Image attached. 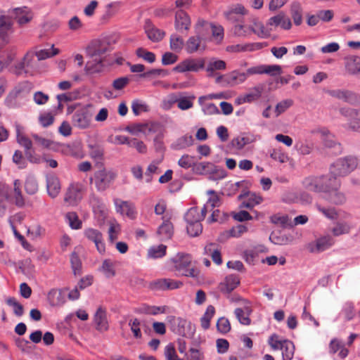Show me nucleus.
Wrapping results in <instances>:
<instances>
[{
	"instance_id": "nucleus-1",
	"label": "nucleus",
	"mask_w": 360,
	"mask_h": 360,
	"mask_svg": "<svg viewBox=\"0 0 360 360\" xmlns=\"http://www.w3.org/2000/svg\"><path fill=\"white\" fill-rule=\"evenodd\" d=\"M358 165L356 158L346 156L336 160L330 167L331 174L338 177L346 176L353 172Z\"/></svg>"
},
{
	"instance_id": "nucleus-2",
	"label": "nucleus",
	"mask_w": 360,
	"mask_h": 360,
	"mask_svg": "<svg viewBox=\"0 0 360 360\" xmlns=\"http://www.w3.org/2000/svg\"><path fill=\"white\" fill-rule=\"evenodd\" d=\"M340 113L346 119L345 128L347 130L360 133V108H342Z\"/></svg>"
},
{
	"instance_id": "nucleus-3",
	"label": "nucleus",
	"mask_w": 360,
	"mask_h": 360,
	"mask_svg": "<svg viewBox=\"0 0 360 360\" xmlns=\"http://www.w3.org/2000/svg\"><path fill=\"white\" fill-rule=\"evenodd\" d=\"M116 174L113 172L103 167L94 173V176L90 179V181L95 184L98 191H103L110 186Z\"/></svg>"
},
{
	"instance_id": "nucleus-4",
	"label": "nucleus",
	"mask_w": 360,
	"mask_h": 360,
	"mask_svg": "<svg viewBox=\"0 0 360 360\" xmlns=\"http://www.w3.org/2000/svg\"><path fill=\"white\" fill-rule=\"evenodd\" d=\"M205 67V60L202 58H188L179 63L173 68V71L177 72H198Z\"/></svg>"
},
{
	"instance_id": "nucleus-5",
	"label": "nucleus",
	"mask_w": 360,
	"mask_h": 360,
	"mask_svg": "<svg viewBox=\"0 0 360 360\" xmlns=\"http://www.w3.org/2000/svg\"><path fill=\"white\" fill-rule=\"evenodd\" d=\"M108 51H110V44L105 41H94L86 48V53L89 58H103V56Z\"/></svg>"
},
{
	"instance_id": "nucleus-6",
	"label": "nucleus",
	"mask_w": 360,
	"mask_h": 360,
	"mask_svg": "<svg viewBox=\"0 0 360 360\" xmlns=\"http://www.w3.org/2000/svg\"><path fill=\"white\" fill-rule=\"evenodd\" d=\"M91 119V115L86 108L77 110L72 117V124L79 129L89 127Z\"/></svg>"
},
{
	"instance_id": "nucleus-7",
	"label": "nucleus",
	"mask_w": 360,
	"mask_h": 360,
	"mask_svg": "<svg viewBox=\"0 0 360 360\" xmlns=\"http://www.w3.org/2000/svg\"><path fill=\"white\" fill-rule=\"evenodd\" d=\"M338 177V176L331 174L330 172L328 175L320 176V179H321V192L328 193L334 189H339L341 186V182Z\"/></svg>"
},
{
	"instance_id": "nucleus-8",
	"label": "nucleus",
	"mask_w": 360,
	"mask_h": 360,
	"mask_svg": "<svg viewBox=\"0 0 360 360\" xmlns=\"http://www.w3.org/2000/svg\"><path fill=\"white\" fill-rule=\"evenodd\" d=\"M196 36H192L188 38L185 44V49L187 53H193L198 51L202 52L205 49V45L202 44V40L205 38V35L201 30V33L197 32Z\"/></svg>"
},
{
	"instance_id": "nucleus-9",
	"label": "nucleus",
	"mask_w": 360,
	"mask_h": 360,
	"mask_svg": "<svg viewBox=\"0 0 360 360\" xmlns=\"http://www.w3.org/2000/svg\"><path fill=\"white\" fill-rule=\"evenodd\" d=\"M195 30L198 34L201 33V30H210L212 36L220 40L222 39L224 37V29L221 25H215L204 20H199L198 21Z\"/></svg>"
},
{
	"instance_id": "nucleus-10",
	"label": "nucleus",
	"mask_w": 360,
	"mask_h": 360,
	"mask_svg": "<svg viewBox=\"0 0 360 360\" xmlns=\"http://www.w3.org/2000/svg\"><path fill=\"white\" fill-rule=\"evenodd\" d=\"M68 288L51 289L47 295V300L49 304L52 307H60L66 302L65 292Z\"/></svg>"
},
{
	"instance_id": "nucleus-11",
	"label": "nucleus",
	"mask_w": 360,
	"mask_h": 360,
	"mask_svg": "<svg viewBox=\"0 0 360 360\" xmlns=\"http://www.w3.org/2000/svg\"><path fill=\"white\" fill-rule=\"evenodd\" d=\"M267 27H278L281 26V27L285 30H289L292 27V22L289 18H288L285 13L283 11L279 12L277 15L271 17L267 22Z\"/></svg>"
},
{
	"instance_id": "nucleus-12",
	"label": "nucleus",
	"mask_w": 360,
	"mask_h": 360,
	"mask_svg": "<svg viewBox=\"0 0 360 360\" xmlns=\"http://www.w3.org/2000/svg\"><path fill=\"white\" fill-rule=\"evenodd\" d=\"M191 23V18L184 9H179L175 12L174 27L176 30L187 31L190 28Z\"/></svg>"
},
{
	"instance_id": "nucleus-13",
	"label": "nucleus",
	"mask_w": 360,
	"mask_h": 360,
	"mask_svg": "<svg viewBox=\"0 0 360 360\" xmlns=\"http://www.w3.org/2000/svg\"><path fill=\"white\" fill-rule=\"evenodd\" d=\"M114 202L116 207L117 212L122 215H126L131 219L136 218V212L135 211V207L133 203L120 199H115Z\"/></svg>"
},
{
	"instance_id": "nucleus-14",
	"label": "nucleus",
	"mask_w": 360,
	"mask_h": 360,
	"mask_svg": "<svg viewBox=\"0 0 360 360\" xmlns=\"http://www.w3.org/2000/svg\"><path fill=\"white\" fill-rule=\"evenodd\" d=\"M182 282L170 278H160L151 283L150 286L154 290H168L180 288Z\"/></svg>"
},
{
	"instance_id": "nucleus-15",
	"label": "nucleus",
	"mask_w": 360,
	"mask_h": 360,
	"mask_svg": "<svg viewBox=\"0 0 360 360\" xmlns=\"http://www.w3.org/2000/svg\"><path fill=\"white\" fill-rule=\"evenodd\" d=\"M170 260L174 264V269L181 274L190 266L191 263V256L188 254L179 252Z\"/></svg>"
},
{
	"instance_id": "nucleus-16",
	"label": "nucleus",
	"mask_w": 360,
	"mask_h": 360,
	"mask_svg": "<svg viewBox=\"0 0 360 360\" xmlns=\"http://www.w3.org/2000/svg\"><path fill=\"white\" fill-rule=\"evenodd\" d=\"M94 321L96 324V329L97 330L104 332L108 330L109 325L105 309L102 307H99L97 309L94 316Z\"/></svg>"
},
{
	"instance_id": "nucleus-17",
	"label": "nucleus",
	"mask_w": 360,
	"mask_h": 360,
	"mask_svg": "<svg viewBox=\"0 0 360 360\" xmlns=\"http://www.w3.org/2000/svg\"><path fill=\"white\" fill-rule=\"evenodd\" d=\"M168 323H169V326L171 330L183 337L187 336V333L186 332V327L188 325L186 320L181 319L180 317H175L173 316H170L167 317Z\"/></svg>"
},
{
	"instance_id": "nucleus-18",
	"label": "nucleus",
	"mask_w": 360,
	"mask_h": 360,
	"mask_svg": "<svg viewBox=\"0 0 360 360\" xmlns=\"http://www.w3.org/2000/svg\"><path fill=\"white\" fill-rule=\"evenodd\" d=\"M85 236L90 240L93 241L99 252L105 251V245L102 233L97 229L89 228L84 231Z\"/></svg>"
},
{
	"instance_id": "nucleus-19",
	"label": "nucleus",
	"mask_w": 360,
	"mask_h": 360,
	"mask_svg": "<svg viewBox=\"0 0 360 360\" xmlns=\"http://www.w3.org/2000/svg\"><path fill=\"white\" fill-rule=\"evenodd\" d=\"M334 244L333 238L330 236H325L318 238L315 243L309 245V250L311 252H323Z\"/></svg>"
},
{
	"instance_id": "nucleus-20",
	"label": "nucleus",
	"mask_w": 360,
	"mask_h": 360,
	"mask_svg": "<svg viewBox=\"0 0 360 360\" xmlns=\"http://www.w3.org/2000/svg\"><path fill=\"white\" fill-rule=\"evenodd\" d=\"M240 283V280L236 275H229L226 277L224 282L219 283L218 289L222 293L229 294Z\"/></svg>"
},
{
	"instance_id": "nucleus-21",
	"label": "nucleus",
	"mask_w": 360,
	"mask_h": 360,
	"mask_svg": "<svg viewBox=\"0 0 360 360\" xmlns=\"http://www.w3.org/2000/svg\"><path fill=\"white\" fill-rule=\"evenodd\" d=\"M263 89L262 85H258L251 89L248 94L238 96L236 100V103L243 104L245 103H250L258 99L262 95Z\"/></svg>"
},
{
	"instance_id": "nucleus-22",
	"label": "nucleus",
	"mask_w": 360,
	"mask_h": 360,
	"mask_svg": "<svg viewBox=\"0 0 360 360\" xmlns=\"http://www.w3.org/2000/svg\"><path fill=\"white\" fill-rule=\"evenodd\" d=\"M12 190L8 186L0 184V216H4L8 203L11 202Z\"/></svg>"
},
{
	"instance_id": "nucleus-23",
	"label": "nucleus",
	"mask_w": 360,
	"mask_h": 360,
	"mask_svg": "<svg viewBox=\"0 0 360 360\" xmlns=\"http://www.w3.org/2000/svg\"><path fill=\"white\" fill-rule=\"evenodd\" d=\"M82 199L81 187L78 184H72L69 186L64 200L70 205H75Z\"/></svg>"
},
{
	"instance_id": "nucleus-24",
	"label": "nucleus",
	"mask_w": 360,
	"mask_h": 360,
	"mask_svg": "<svg viewBox=\"0 0 360 360\" xmlns=\"http://www.w3.org/2000/svg\"><path fill=\"white\" fill-rule=\"evenodd\" d=\"M323 143L325 148L328 149V152L333 155H338L342 153V147L333 134L326 137Z\"/></svg>"
},
{
	"instance_id": "nucleus-25",
	"label": "nucleus",
	"mask_w": 360,
	"mask_h": 360,
	"mask_svg": "<svg viewBox=\"0 0 360 360\" xmlns=\"http://www.w3.org/2000/svg\"><path fill=\"white\" fill-rule=\"evenodd\" d=\"M144 29L148 38L154 42L162 40L165 34L164 31L155 27L149 20L145 23Z\"/></svg>"
},
{
	"instance_id": "nucleus-26",
	"label": "nucleus",
	"mask_w": 360,
	"mask_h": 360,
	"mask_svg": "<svg viewBox=\"0 0 360 360\" xmlns=\"http://www.w3.org/2000/svg\"><path fill=\"white\" fill-rule=\"evenodd\" d=\"M257 140V136L252 134H243L241 136L234 138L231 141L232 146L240 150L245 146L250 144Z\"/></svg>"
},
{
	"instance_id": "nucleus-27",
	"label": "nucleus",
	"mask_w": 360,
	"mask_h": 360,
	"mask_svg": "<svg viewBox=\"0 0 360 360\" xmlns=\"http://www.w3.org/2000/svg\"><path fill=\"white\" fill-rule=\"evenodd\" d=\"M10 17L11 19L13 18L15 19L20 25L27 23L32 19V15L27 7L16 8L13 9L12 15Z\"/></svg>"
},
{
	"instance_id": "nucleus-28",
	"label": "nucleus",
	"mask_w": 360,
	"mask_h": 360,
	"mask_svg": "<svg viewBox=\"0 0 360 360\" xmlns=\"http://www.w3.org/2000/svg\"><path fill=\"white\" fill-rule=\"evenodd\" d=\"M103 68V58H90L86 63L84 70L86 74H94L101 72Z\"/></svg>"
},
{
	"instance_id": "nucleus-29",
	"label": "nucleus",
	"mask_w": 360,
	"mask_h": 360,
	"mask_svg": "<svg viewBox=\"0 0 360 360\" xmlns=\"http://www.w3.org/2000/svg\"><path fill=\"white\" fill-rule=\"evenodd\" d=\"M345 68L352 75L360 74V57L357 56H348L345 58Z\"/></svg>"
},
{
	"instance_id": "nucleus-30",
	"label": "nucleus",
	"mask_w": 360,
	"mask_h": 360,
	"mask_svg": "<svg viewBox=\"0 0 360 360\" xmlns=\"http://www.w3.org/2000/svg\"><path fill=\"white\" fill-rule=\"evenodd\" d=\"M290 13L294 24L299 26L302 23L303 9L299 1H295L292 2L290 7Z\"/></svg>"
},
{
	"instance_id": "nucleus-31",
	"label": "nucleus",
	"mask_w": 360,
	"mask_h": 360,
	"mask_svg": "<svg viewBox=\"0 0 360 360\" xmlns=\"http://www.w3.org/2000/svg\"><path fill=\"white\" fill-rule=\"evenodd\" d=\"M246 79V73L235 70L226 75L225 85L233 86L243 83Z\"/></svg>"
},
{
	"instance_id": "nucleus-32",
	"label": "nucleus",
	"mask_w": 360,
	"mask_h": 360,
	"mask_svg": "<svg viewBox=\"0 0 360 360\" xmlns=\"http://www.w3.org/2000/svg\"><path fill=\"white\" fill-rule=\"evenodd\" d=\"M252 313V309L249 304L244 305L243 308H236L234 314L238 321L245 326H249L251 323L250 315Z\"/></svg>"
},
{
	"instance_id": "nucleus-33",
	"label": "nucleus",
	"mask_w": 360,
	"mask_h": 360,
	"mask_svg": "<svg viewBox=\"0 0 360 360\" xmlns=\"http://www.w3.org/2000/svg\"><path fill=\"white\" fill-rule=\"evenodd\" d=\"M46 188L49 195L52 198H56L60 191L59 179L55 176H49L46 179Z\"/></svg>"
},
{
	"instance_id": "nucleus-34",
	"label": "nucleus",
	"mask_w": 360,
	"mask_h": 360,
	"mask_svg": "<svg viewBox=\"0 0 360 360\" xmlns=\"http://www.w3.org/2000/svg\"><path fill=\"white\" fill-rule=\"evenodd\" d=\"M13 21L10 16L1 15L0 17V38L5 40L7 36L12 32Z\"/></svg>"
},
{
	"instance_id": "nucleus-35",
	"label": "nucleus",
	"mask_w": 360,
	"mask_h": 360,
	"mask_svg": "<svg viewBox=\"0 0 360 360\" xmlns=\"http://www.w3.org/2000/svg\"><path fill=\"white\" fill-rule=\"evenodd\" d=\"M173 225L169 220L164 221L157 231V233L162 240L170 239L173 236Z\"/></svg>"
},
{
	"instance_id": "nucleus-36",
	"label": "nucleus",
	"mask_w": 360,
	"mask_h": 360,
	"mask_svg": "<svg viewBox=\"0 0 360 360\" xmlns=\"http://www.w3.org/2000/svg\"><path fill=\"white\" fill-rule=\"evenodd\" d=\"M321 181L320 176H308L303 180L304 187L310 191L321 192Z\"/></svg>"
},
{
	"instance_id": "nucleus-37",
	"label": "nucleus",
	"mask_w": 360,
	"mask_h": 360,
	"mask_svg": "<svg viewBox=\"0 0 360 360\" xmlns=\"http://www.w3.org/2000/svg\"><path fill=\"white\" fill-rule=\"evenodd\" d=\"M193 142L194 139L191 135L185 134L177 139L176 141L172 143V148L174 150H182L191 146Z\"/></svg>"
},
{
	"instance_id": "nucleus-38",
	"label": "nucleus",
	"mask_w": 360,
	"mask_h": 360,
	"mask_svg": "<svg viewBox=\"0 0 360 360\" xmlns=\"http://www.w3.org/2000/svg\"><path fill=\"white\" fill-rule=\"evenodd\" d=\"M13 184L14 188L13 191H12L13 197L12 198L11 202H13L18 207H22L25 205V200L20 190V181L18 179L15 180Z\"/></svg>"
},
{
	"instance_id": "nucleus-39",
	"label": "nucleus",
	"mask_w": 360,
	"mask_h": 360,
	"mask_svg": "<svg viewBox=\"0 0 360 360\" xmlns=\"http://www.w3.org/2000/svg\"><path fill=\"white\" fill-rule=\"evenodd\" d=\"M165 307H155L143 304L139 307L134 309V311L138 314L156 315L159 313H164Z\"/></svg>"
},
{
	"instance_id": "nucleus-40",
	"label": "nucleus",
	"mask_w": 360,
	"mask_h": 360,
	"mask_svg": "<svg viewBox=\"0 0 360 360\" xmlns=\"http://www.w3.org/2000/svg\"><path fill=\"white\" fill-rule=\"evenodd\" d=\"M282 350L283 360H292L295 352V345L288 340H283Z\"/></svg>"
},
{
	"instance_id": "nucleus-41",
	"label": "nucleus",
	"mask_w": 360,
	"mask_h": 360,
	"mask_svg": "<svg viewBox=\"0 0 360 360\" xmlns=\"http://www.w3.org/2000/svg\"><path fill=\"white\" fill-rule=\"evenodd\" d=\"M187 224L200 223L202 220V215H200L198 209L196 207L190 208L184 215Z\"/></svg>"
},
{
	"instance_id": "nucleus-42",
	"label": "nucleus",
	"mask_w": 360,
	"mask_h": 360,
	"mask_svg": "<svg viewBox=\"0 0 360 360\" xmlns=\"http://www.w3.org/2000/svg\"><path fill=\"white\" fill-rule=\"evenodd\" d=\"M250 27L251 32L261 38L269 37L270 36V32L272 30L271 28H269V30L265 29L264 25L259 21L254 22L253 26Z\"/></svg>"
},
{
	"instance_id": "nucleus-43",
	"label": "nucleus",
	"mask_w": 360,
	"mask_h": 360,
	"mask_svg": "<svg viewBox=\"0 0 360 360\" xmlns=\"http://www.w3.org/2000/svg\"><path fill=\"white\" fill-rule=\"evenodd\" d=\"M273 224L280 225L283 228L292 227L293 226L291 219L287 215L274 214L271 217Z\"/></svg>"
},
{
	"instance_id": "nucleus-44",
	"label": "nucleus",
	"mask_w": 360,
	"mask_h": 360,
	"mask_svg": "<svg viewBox=\"0 0 360 360\" xmlns=\"http://www.w3.org/2000/svg\"><path fill=\"white\" fill-rule=\"evenodd\" d=\"M269 240L276 245H285L290 243L292 241V236H288L283 234H278L271 233L269 236Z\"/></svg>"
},
{
	"instance_id": "nucleus-45",
	"label": "nucleus",
	"mask_w": 360,
	"mask_h": 360,
	"mask_svg": "<svg viewBox=\"0 0 360 360\" xmlns=\"http://www.w3.org/2000/svg\"><path fill=\"white\" fill-rule=\"evenodd\" d=\"M328 200L335 205H342L345 200L346 198L343 193L339 191V189H334L328 193Z\"/></svg>"
},
{
	"instance_id": "nucleus-46",
	"label": "nucleus",
	"mask_w": 360,
	"mask_h": 360,
	"mask_svg": "<svg viewBox=\"0 0 360 360\" xmlns=\"http://www.w3.org/2000/svg\"><path fill=\"white\" fill-rule=\"evenodd\" d=\"M167 246L165 245H159L158 246L151 247L148 252V255L150 258L158 259L164 257L166 254Z\"/></svg>"
},
{
	"instance_id": "nucleus-47",
	"label": "nucleus",
	"mask_w": 360,
	"mask_h": 360,
	"mask_svg": "<svg viewBox=\"0 0 360 360\" xmlns=\"http://www.w3.org/2000/svg\"><path fill=\"white\" fill-rule=\"evenodd\" d=\"M58 53L59 50L58 49H55L53 45H52L50 49H41L36 51L34 54L37 57L38 60H41L54 56Z\"/></svg>"
},
{
	"instance_id": "nucleus-48",
	"label": "nucleus",
	"mask_w": 360,
	"mask_h": 360,
	"mask_svg": "<svg viewBox=\"0 0 360 360\" xmlns=\"http://www.w3.org/2000/svg\"><path fill=\"white\" fill-rule=\"evenodd\" d=\"M226 68V63L224 60H218L210 62L206 69L208 72L209 77H214L215 75L214 70H224Z\"/></svg>"
},
{
	"instance_id": "nucleus-49",
	"label": "nucleus",
	"mask_w": 360,
	"mask_h": 360,
	"mask_svg": "<svg viewBox=\"0 0 360 360\" xmlns=\"http://www.w3.org/2000/svg\"><path fill=\"white\" fill-rule=\"evenodd\" d=\"M195 98V97L193 95L189 96H180L177 106L181 110H186L188 109H190L193 105V101Z\"/></svg>"
},
{
	"instance_id": "nucleus-50",
	"label": "nucleus",
	"mask_w": 360,
	"mask_h": 360,
	"mask_svg": "<svg viewBox=\"0 0 360 360\" xmlns=\"http://www.w3.org/2000/svg\"><path fill=\"white\" fill-rule=\"evenodd\" d=\"M6 302L8 306L13 307V313L16 316H21L23 314V306L20 303H19L15 297H8Z\"/></svg>"
},
{
	"instance_id": "nucleus-51",
	"label": "nucleus",
	"mask_w": 360,
	"mask_h": 360,
	"mask_svg": "<svg viewBox=\"0 0 360 360\" xmlns=\"http://www.w3.org/2000/svg\"><path fill=\"white\" fill-rule=\"evenodd\" d=\"M342 101L351 105H358L360 103V96L353 91L345 89Z\"/></svg>"
},
{
	"instance_id": "nucleus-52",
	"label": "nucleus",
	"mask_w": 360,
	"mask_h": 360,
	"mask_svg": "<svg viewBox=\"0 0 360 360\" xmlns=\"http://www.w3.org/2000/svg\"><path fill=\"white\" fill-rule=\"evenodd\" d=\"M136 56L141 58L149 63H153L155 61V55L150 51H147L143 48H139L136 51Z\"/></svg>"
},
{
	"instance_id": "nucleus-53",
	"label": "nucleus",
	"mask_w": 360,
	"mask_h": 360,
	"mask_svg": "<svg viewBox=\"0 0 360 360\" xmlns=\"http://www.w3.org/2000/svg\"><path fill=\"white\" fill-rule=\"evenodd\" d=\"M209 179L210 180H219L224 178L226 176V172L223 168H220L213 164V167L210 170Z\"/></svg>"
},
{
	"instance_id": "nucleus-54",
	"label": "nucleus",
	"mask_w": 360,
	"mask_h": 360,
	"mask_svg": "<svg viewBox=\"0 0 360 360\" xmlns=\"http://www.w3.org/2000/svg\"><path fill=\"white\" fill-rule=\"evenodd\" d=\"M213 167V163L210 162H202L195 164L194 171L198 174H205L210 173Z\"/></svg>"
},
{
	"instance_id": "nucleus-55",
	"label": "nucleus",
	"mask_w": 360,
	"mask_h": 360,
	"mask_svg": "<svg viewBox=\"0 0 360 360\" xmlns=\"http://www.w3.org/2000/svg\"><path fill=\"white\" fill-rule=\"evenodd\" d=\"M101 271L107 278H111L115 274L113 264L110 259H105L103 262Z\"/></svg>"
},
{
	"instance_id": "nucleus-56",
	"label": "nucleus",
	"mask_w": 360,
	"mask_h": 360,
	"mask_svg": "<svg viewBox=\"0 0 360 360\" xmlns=\"http://www.w3.org/2000/svg\"><path fill=\"white\" fill-rule=\"evenodd\" d=\"M25 189L27 193L30 195L35 194L38 191V184L33 177L27 178L25 183Z\"/></svg>"
},
{
	"instance_id": "nucleus-57",
	"label": "nucleus",
	"mask_w": 360,
	"mask_h": 360,
	"mask_svg": "<svg viewBox=\"0 0 360 360\" xmlns=\"http://www.w3.org/2000/svg\"><path fill=\"white\" fill-rule=\"evenodd\" d=\"M184 44L183 39L176 35L172 34L170 37V48L174 51H179L182 49Z\"/></svg>"
},
{
	"instance_id": "nucleus-58",
	"label": "nucleus",
	"mask_w": 360,
	"mask_h": 360,
	"mask_svg": "<svg viewBox=\"0 0 360 360\" xmlns=\"http://www.w3.org/2000/svg\"><path fill=\"white\" fill-rule=\"evenodd\" d=\"M66 218L68 220L69 224L72 229H79L81 228L82 221L79 219L78 216L75 212H68L66 214Z\"/></svg>"
},
{
	"instance_id": "nucleus-59",
	"label": "nucleus",
	"mask_w": 360,
	"mask_h": 360,
	"mask_svg": "<svg viewBox=\"0 0 360 360\" xmlns=\"http://www.w3.org/2000/svg\"><path fill=\"white\" fill-rule=\"evenodd\" d=\"M350 231V226L347 223H338L332 229V233L335 236H339L342 234L348 233Z\"/></svg>"
},
{
	"instance_id": "nucleus-60",
	"label": "nucleus",
	"mask_w": 360,
	"mask_h": 360,
	"mask_svg": "<svg viewBox=\"0 0 360 360\" xmlns=\"http://www.w3.org/2000/svg\"><path fill=\"white\" fill-rule=\"evenodd\" d=\"M263 73L268 74L271 76L279 75L282 73L281 67L278 65H262Z\"/></svg>"
},
{
	"instance_id": "nucleus-61",
	"label": "nucleus",
	"mask_w": 360,
	"mask_h": 360,
	"mask_svg": "<svg viewBox=\"0 0 360 360\" xmlns=\"http://www.w3.org/2000/svg\"><path fill=\"white\" fill-rule=\"evenodd\" d=\"M217 328L221 333H227L231 330V324L229 321L225 317H221L217 323Z\"/></svg>"
},
{
	"instance_id": "nucleus-62",
	"label": "nucleus",
	"mask_w": 360,
	"mask_h": 360,
	"mask_svg": "<svg viewBox=\"0 0 360 360\" xmlns=\"http://www.w3.org/2000/svg\"><path fill=\"white\" fill-rule=\"evenodd\" d=\"M262 201V198L260 196H257L255 194H252L247 201H244L241 204V207L248 209L253 208L256 205H259Z\"/></svg>"
},
{
	"instance_id": "nucleus-63",
	"label": "nucleus",
	"mask_w": 360,
	"mask_h": 360,
	"mask_svg": "<svg viewBox=\"0 0 360 360\" xmlns=\"http://www.w3.org/2000/svg\"><path fill=\"white\" fill-rule=\"evenodd\" d=\"M70 262L74 274H80L82 263L79 256L75 252L72 253L70 257Z\"/></svg>"
},
{
	"instance_id": "nucleus-64",
	"label": "nucleus",
	"mask_w": 360,
	"mask_h": 360,
	"mask_svg": "<svg viewBox=\"0 0 360 360\" xmlns=\"http://www.w3.org/2000/svg\"><path fill=\"white\" fill-rule=\"evenodd\" d=\"M165 356L167 360H183L177 356L175 348L172 344H169L165 347Z\"/></svg>"
}]
</instances>
